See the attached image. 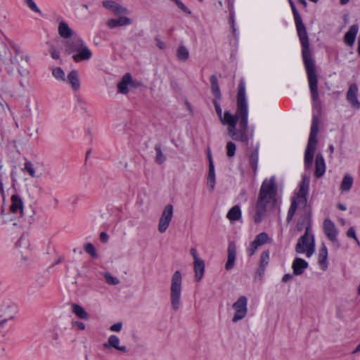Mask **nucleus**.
Instances as JSON below:
<instances>
[{
    "label": "nucleus",
    "mask_w": 360,
    "mask_h": 360,
    "mask_svg": "<svg viewBox=\"0 0 360 360\" xmlns=\"http://www.w3.org/2000/svg\"><path fill=\"white\" fill-rule=\"evenodd\" d=\"M236 105V115L226 114L225 122L228 125V134L236 141L248 142V138L246 131L248 110L245 97V87L243 81L239 83Z\"/></svg>",
    "instance_id": "nucleus-1"
},
{
    "label": "nucleus",
    "mask_w": 360,
    "mask_h": 360,
    "mask_svg": "<svg viewBox=\"0 0 360 360\" xmlns=\"http://www.w3.org/2000/svg\"><path fill=\"white\" fill-rule=\"evenodd\" d=\"M288 1L292 8V11L293 13L297 34L299 36L302 46V53L306 71L307 73L309 89L313 99L317 100L319 98L318 77L315 70L314 63L311 56L309 51V41L307 36V30L305 25L302 22L301 16L299 14L292 0Z\"/></svg>",
    "instance_id": "nucleus-2"
},
{
    "label": "nucleus",
    "mask_w": 360,
    "mask_h": 360,
    "mask_svg": "<svg viewBox=\"0 0 360 360\" xmlns=\"http://www.w3.org/2000/svg\"><path fill=\"white\" fill-rule=\"evenodd\" d=\"M308 190L309 181L304 178L298 192L292 198L291 205L288 212L286 219L288 223H290L295 213L298 212L300 218L295 226V230L298 232L305 229V233H310L311 227V209L307 204Z\"/></svg>",
    "instance_id": "nucleus-3"
},
{
    "label": "nucleus",
    "mask_w": 360,
    "mask_h": 360,
    "mask_svg": "<svg viewBox=\"0 0 360 360\" xmlns=\"http://www.w3.org/2000/svg\"><path fill=\"white\" fill-rule=\"evenodd\" d=\"M278 202L277 185L275 176L264 179L259 191V196L255 204V223L261 222L266 216L268 208L274 207Z\"/></svg>",
    "instance_id": "nucleus-4"
},
{
    "label": "nucleus",
    "mask_w": 360,
    "mask_h": 360,
    "mask_svg": "<svg viewBox=\"0 0 360 360\" xmlns=\"http://www.w3.org/2000/svg\"><path fill=\"white\" fill-rule=\"evenodd\" d=\"M65 51L68 53H74L72 58L76 63L82 60H88L92 56L91 50L86 46L84 41L75 36L72 39L65 41Z\"/></svg>",
    "instance_id": "nucleus-5"
},
{
    "label": "nucleus",
    "mask_w": 360,
    "mask_h": 360,
    "mask_svg": "<svg viewBox=\"0 0 360 360\" xmlns=\"http://www.w3.org/2000/svg\"><path fill=\"white\" fill-rule=\"evenodd\" d=\"M319 131L318 121L316 117L313 118L311 132L307 143V148L304 153V166L307 169L311 167L314 153L316 148L317 139L316 136Z\"/></svg>",
    "instance_id": "nucleus-6"
},
{
    "label": "nucleus",
    "mask_w": 360,
    "mask_h": 360,
    "mask_svg": "<svg viewBox=\"0 0 360 360\" xmlns=\"http://www.w3.org/2000/svg\"><path fill=\"white\" fill-rule=\"evenodd\" d=\"M181 290L182 275L179 271H176L172 276L170 286L171 306L174 311L180 307Z\"/></svg>",
    "instance_id": "nucleus-7"
},
{
    "label": "nucleus",
    "mask_w": 360,
    "mask_h": 360,
    "mask_svg": "<svg viewBox=\"0 0 360 360\" xmlns=\"http://www.w3.org/2000/svg\"><path fill=\"white\" fill-rule=\"evenodd\" d=\"M295 251L299 254L305 253L307 257H310L315 252V240L312 233H304L297 240L295 245Z\"/></svg>",
    "instance_id": "nucleus-8"
},
{
    "label": "nucleus",
    "mask_w": 360,
    "mask_h": 360,
    "mask_svg": "<svg viewBox=\"0 0 360 360\" xmlns=\"http://www.w3.org/2000/svg\"><path fill=\"white\" fill-rule=\"evenodd\" d=\"M174 214V207L172 204H167L165 206L158 224V231L160 233H164L168 229Z\"/></svg>",
    "instance_id": "nucleus-9"
},
{
    "label": "nucleus",
    "mask_w": 360,
    "mask_h": 360,
    "mask_svg": "<svg viewBox=\"0 0 360 360\" xmlns=\"http://www.w3.org/2000/svg\"><path fill=\"white\" fill-rule=\"evenodd\" d=\"M234 314L232 319L236 323L245 317L248 313V299L245 296H240L232 305Z\"/></svg>",
    "instance_id": "nucleus-10"
},
{
    "label": "nucleus",
    "mask_w": 360,
    "mask_h": 360,
    "mask_svg": "<svg viewBox=\"0 0 360 360\" xmlns=\"http://www.w3.org/2000/svg\"><path fill=\"white\" fill-rule=\"evenodd\" d=\"M190 253L193 259V269L195 271V279L197 282L201 281L204 276L205 273V262L200 257L197 249L195 248H191L190 249Z\"/></svg>",
    "instance_id": "nucleus-11"
},
{
    "label": "nucleus",
    "mask_w": 360,
    "mask_h": 360,
    "mask_svg": "<svg viewBox=\"0 0 360 360\" xmlns=\"http://www.w3.org/2000/svg\"><path fill=\"white\" fill-rule=\"evenodd\" d=\"M30 61V57L16 51L15 56L11 58V63L17 66L18 72L22 75H28V70L25 68Z\"/></svg>",
    "instance_id": "nucleus-12"
},
{
    "label": "nucleus",
    "mask_w": 360,
    "mask_h": 360,
    "mask_svg": "<svg viewBox=\"0 0 360 360\" xmlns=\"http://www.w3.org/2000/svg\"><path fill=\"white\" fill-rule=\"evenodd\" d=\"M103 6L111 11L115 15H122L129 13V10L121 4L116 3L114 1H104Z\"/></svg>",
    "instance_id": "nucleus-13"
},
{
    "label": "nucleus",
    "mask_w": 360,
    "mask_h": 360,
    "mask_svg": "<svg viewBox=\"0 0 360 360\" xmlns=\"http://www.w3.org/2000/svg\"><path fill=\"white\" fill-rule=\"evenodd\" d=\"M105 349L114 348L121 352L125 353L127 351V348L125 345H120V338L115 335H110L107 342L103 345Z\"/></svg>",
    "instance_id": "nucleus-14"
},
{
    "label": "nucleus",
    "mask_w": 360,
    "mask_h": 360,
    "mask_svg": "<svg viewBox=\"0 0 360 360\" xmlns=\"http://www.w3.org/2000/svg\"><path fill=\"white\" fill-rule=\"evenodd\" d=\"M323 231L327 238L332 242H335L338 231L334 223L330 219H325L323 221Z\"/></svg>",
    "instance_id": "nucleus-15"
},
{
    "label": "nucleus",
    "mask_w": 360,
    "mask_h": 360,
    "mask_svg": "<svg viewBox=\"0 0 360 360\" xmlns=\"http://www.w3.org/2000/svg\"><path fill=\"white\" fill-rule=\"evenodd\" d=\"M133 84L132 77L131 74L126 73L122 77L120 82L117 83V89L120 94H127L129 93V86H131Z\"/></svg>",
    "instance_id": "nucleus-16"
},
{
    "label": "nucleus",
    "mask_w": 360,
    "mask_h": 360,
    "mask_svg": "<svg viewBox=\"0 0 360 360\" xmlns=\"http://www.w3.org/2000/svg\"><path fill=\"white\" fill-rule=\"evenodd\" d=\"M236 257V245L233 243H231L228 247V255H227V261L225 264V269L226 270H231L233 268L235 260Z\"/></svg>",
    "instance_id": "nucleus-17"
},
{
    "label": "nucleus",
    "mask_w": 360,
    "mask_h": 360,
    "mask_svg": "<svg viewBox=\"0 0 360 360\" xmlns=\"http://www.w3.org/2000/svg\"><path fill=\"white\" fill-rule=\"evenodd\" d=\"M132 23L130 18L126 16H121L117 19L112 18L107 21L106 25L110 29L115 28L117 27L129 25Z\"/></svg>",
    "instance_id": "nucleus-18"
},
{
    "label": "nucleus",
    "mask_w": 360,
    "mask_h": 360,
    "mask_svg": "<svg viewBox=\"0 0 360 360\" xmlns=\"http://www.w3.org/2000/svg\"><path fill=\"white\" fill-rule=\"evenodd\" d=\"M308 267V263L304 259L297 257L292 262V268L295 275H301Z\"/></svg>",
    "instance_id": "nucleus-19"
},
{
    "label": "nucleus",
    "mask_w": 360,
    "mask_h": 360,
    "mask_svg": "<svg viewBox=\"0 0 360 360\" xmlns=\"http://www.w3.org/2000/svg\"><path fill=\"white\" fill-rule=\"evenodd\" d=\"M315 176L317 178L321 177L326 171V164L324 159L321 153H318L315 159Z\"/></svg>",
    "instance_id": "nucleus-20"
},
{
    "label": "nucleus",
    "mask_w": 360,
    "mask_h": 360,
    "mask_svg": "<svg viewBox=\"0 0 360 360\" xmlns=\"http://www.w3.org/2000/svg\"><path fill=\"white\" fill-rule=\"evenodd\" d=\"M358 89L356 84H352L347 94V98L349 103L356 108H360V103L359 102L356 95Z\"/></svg>",
    "instance_id": "nucleus-21"
},
{
    "label": "nucleus",
    "mask_w": 360,
    "mask_h": 360,
    "mask_svg": "<svg viewBox=\"0 0 360 360\" xmlns=\"http://www.w3.org/2000/svg\"><path fill=\"white\" fill-rule=\"evenodd\" d=\"M358 30L359 27L357 25H353L349 27L344 37V41L347 45L351 46L354 44Z\"/></svg>",
    "instance_id": "nucleus-22"
},
{
    "label": "nucleus",
    "mask_w": 360,
    "mask_h": 360,
    "mask_svg": "<svg viewBox=\"0 0 360 360\" xmlns=\"http://www.w3.org/2000/svg\"><path fill=\"white\" fill-rule=\"evenodd\" d=\"M58 34L64 39H68L74 36L73 30L69 27L68 23L65 21H61L58 25Z\"/></svg>",
    "instance_id": "nucleus-23"
},
{
    "label": "nucleus",
    "mask_w": 360,
    "mask_h": 360,
    "mask_svg": "<svg viewBox=\"0 0 360 360\" xmlns=\"http://www.w3.org/2000/svg\"><path fill=\"white\" fill-rule=\"evenodd\" d=\"M10 210L13 213L19 212L20 216L22 215L23 203L22 199L18 195H12Z\"/></svg>",
    "instance_id": "nucleus-24"
},
{
    "label": "nucleus",
    "mask_w": 360,
    "mask_h": 360,
    "mask_svg": "<svg viewBox=\"0 0 360 360\" xmlns=\"http://www.w3.org/2000/svg\"><path fill=\"white\" fill-rule=\"evenodd\" d=\"M328 250L324 244H322L319 252L318 262L322 270L326 271L328 269Z\"/></svg>",
    "instance_id": "nucleus-25"
},
{
    "label": "nucleus",
    "mask_w": 360,
    "mask_h": 360,
    "mask_svg": "<svg viewBox=\"0 0 360 360\" xmlns=\"http://www.w3.org/2000/svg\"><path fill=\"white\" fill-rule=\"evenodd\" d=\"M72 312L79 318L83 320H88L89 314L86 310L80 305L73 303L72 304Z\"/></svg>",
    "instance_id": "nucleus-26"
},
{
    "label": "nucleus",
    "mask_w": 360,
    "mask_h": 360,
    "mask_svg": "<svg viewBox=\"0 0 360 360\" xmlns=\"http://www.w3.org/2000/svg\"><path fill=\"white\" fill-rule=\"evenodd\" d=\"M210 83H211V91L214 97L217 99H221V94L220 91V88L218 84V80L217 76L213 75L210 77Z\"/></svg>",
    "instance_id": "nucleus-27"
},
{
    "label": "nucleus",
    "mask_w": 360,
    "mask_h": 360,
    "mask_svg": "<svg viewBox=\"0 0 360 360\" xmlns=\"http://www.w3.org/2000/svg\"><path fill=\"white\" fill-rule=\"evenodd\" d=\"M68 79L72 87L75 90H78L80 87V82L78 78V74L76 70H72L68 76Z\"/></svg>",
    "instance_id": "nucleus-28"
},
{
    "label": "nucleus",
    "mask_w": 360,
    "mask_h": 360,
    "mask_svg": "<svg viewBox=\"0 0 360 360\" xmlns=\"http://www.w3.org/2000/svg\"><path fill=\"white\" fill-rule=\"evenodd\" d=\"M227 218L230 221L239 220L241 218V211L238 205L233 206L228 212Z\"/></svg>",
    "instance_id": "nucleus-29"
},
{
    "label": "nucleus",
    "mask_w": 360,
    "mask_h": 360,
    "mask_svg": "<svg viewBox=\"0 0 360 360\" xmlns=\"http://www.w3.org/2000/svg\"><path fill=\"white\" fill-rule=\"evenodd\" d=\"M353 184V179L352 177L349 175L346 174L343 177V179L342 181L341 185H340V189L342 191H349L351 188Z\"/></svg>",
    "instance_id": "nucleus-30"
},
{
    "label": "nucleus",
    "mask_w": 360,
    "mask_h": 360,
    "mask_svg": "<svg viewBox=\"0 0 360 360\" xmlns=\"http://www.w3.org/2000/svg\"><path fill=\"white\" fill-rule=\"evenodd\" d=\"M176 57L181 61H186L189 57V52L184 46H179L176 50Z\"/></svg>",
    "instance_id": "nucleus-31"
},
{
    "label": "nucleus",
    "mask_w": 360,
    "mask_h": 360,
    "mask_svg": "<svg viewBox=\"0 0 360 360\" xmlns=\"http://www.w3.org/2000/svg\"><path fill=\"white\" fill-rule=\"evenodd\" d=\"M155 150L156 153L155 155V162L158 165L163 164L166 160V156L164 155L160 145H155Z\"/></svg>",
    "instance_id": "nucleus-32"
},
{
    "label": "nucleus",
    "mask_w": 360,
    "mask_h": 360,
    "mask_svg": "<svg viewBox=\"0 0 360 360\" xmlns=\"http://www.w3.org/2000/svg\"><path fill=\"white\" fill-rule=\"evenodd\" d=\"M214 105L215 107L217 114L219 116L221 122L223 124L226 125V123L225 122L226 114V113L231 114V113L229 111H225L224 113V115H222V110H221L219 104L217 101H214Z\"/></svg>",
    "instance_id": "nucleus-33"
},
{
    "label": "nucleus",
    "mask_w": 360,
    "mask_h": 360,
    "mask_svg": "<svg viewBox=\"0 0 360 360\" xmlns=\"http://www.w3.org/2000/svg\"><path fill=\"white\" fill-rule=\"evenodd\" d=\"M257 162H258V150L255 149L250 154V163L251 167L254 171H256L257 169Z\"/></svg>",
    "instance_id": "nucleus-34"
},
{
    "label": "nucleus",
    "mask_w": 360,
    "mask_h": 360,
    "mask_svg": "<svg viewBox=\"0 0 360 360\" xmlns=\"http://www.w3.org/2000/svg\"><path fill=\"white\" fill-rule=\"evenodd\" d=\"M269 239V236L267 235V233L263 232V233H261L259 234H258L254 241H255V243H257L259 246L264 245V243H266L267 242Z\"/></svg>",
    "instance_id": "nucleus-35"
},
{
    "label": "nucleus",
    "mask_w": 360,
    "mask_h": 360,
    "mask_svg": "<svg viewBox=\"0 0 360 360\" xmlns=\"http://www.w3.org/2000/svg\"><path fill=\"white\" fill-rule=\"evenodd\" d=\"M226 155L229 158H233L235 155L236 146L233 142L229 141L226 143Z\"/></svg>",
    "instance_id": "nucleus-36"
},
{
    "label": "nucleus",
    "mask_w": 360,
    "mask_h": 360,
    "mask_svg": "<svg viewBox=\"0 0 360 360\" xmlns=\"http://www.w3.org/2000/svg\"><path fill=\"white\" fill-rule=\"evenodd\" d=\"M84 250L93 258H96L98 256L95 247L91 243H88L84 245Z\"/></svg>",
    "instance_id": "nucleus-37"
},
{
    "label": "nucleus",
    "mask_w": 360,
    "mask_h": 360,
    "mask_svg": "<svg viewBox=\"0 0 360 360\" xmlns=\"http://www.w3.org/2000/svg\"><path fill=\"white\" fill-rule=\"evenodd\" d=\"M22 170L27 172L29 173L30 176L32 178L36 176L35 169L33 167L32 164L29 161H27L25 162L24 167H23Z\"/></svg>",
    "instance_id": "nucleus-38"
},
{
    "label": "nucleus",
    "mask_w": 360,
    "mask_h": 360,
    "mask_svg": "<svg viewBox=\"0 0 360 360\" xmlns=\"http://www.w3.org/2000/svg\"><path fill=\"white\" fill-rule=\"evenodd\" d=\"M269 260V252L268 251L263 252L260 258V267L263 269L266 266Z\"/></svg>",
    "instance_id": "nucleus-39"
},
{
    "label": "nucleus",
    "mask_w": 360,
    "mask_h": 360,
    "mask_svg": "<svg viewBox=\"0 0 360 360\" xmlns=\"http://www.w3.org/2000/svg\"><path fill=\"white\" fill-rule=\"evenodd\" d=\"M52 74L58 79H65V72L60 68H56L53 69Z\"/></svg>",
    "instance_id": "nucleus-40"
},
{
    "label": "nucleus",
    "mask_w": 360,
    "mask_h": 360,
    "mask_svg": "<svg viewBox=\"0 0 360 360\" xmlns=\"http://www.w3.org/2000/svg\"><path fill=\"white\" fill-rule=\"evenodd\" d=\"M105 278L106 282L110 285H117L120 283L119 279L116 277L112 276L110 274H105Z\"/></svg>",
    "instance_id": "nucleus-41"
},
{
    "label": "nucleus",
    "mask_w": 360,
    "mask_h": 360,
    "mask_svg": "<svg viewBox=\"0 0 360 360\" xmlns=\"http://www.w3.org/2000/svg\"><path fill=\"white\" fill-rule=\"evenodd\" d=\"M9 52L7 46L0 40V58H4Z\"/></svg>",
    "instance_id": "nucleus-42"
},
{
    "label": "nucleus",
    "mask_w": 360,
    "mask_h": 360,
    "mask_svg": "<svg viewBox=\"0 0 360 360\" xmlns=\"http://www.w3.org/2000/svg\"><path fill=\"white\" fill-rule=\"evenodd\" d=\"M27 5L29 6V8L32 10L33 11L36 13H40V10L38 8L37 6L34 3L33 0H25Z\"/></svg>",
    "instance_id": "nucleus-43"
},
{
    "label": "nucleus",
    "mask_w": 360,
    "mask_h": 360,
    "mask_svg": "<svg viewBox=\"0 0 360 360\" xmlns=\"http://www.w3.org/2000/svg\"><path fill=\"white\" fill-rule=\"evenodd\" d=\"M175 3V4L183 11L191 14V11L180 1V0H172Z\"/></svg>",
    "instance_id": "nucleus-44"
},
{
    "label": "nucleus",
    "mask_w": 360,
    "mask_h": 360,
    "mask_svg": "<svg viewBox=\"0 0 360 360\" xmlns=\"http://www.w3.org/2000/svg\"><path fill=\"white\" fill-rule=\"evenodd\" d=\"M347 237H349V238H354V239L356 241V243H358V245H359V244H360V243H359V240H358V238H357V237H356V232H355V230H354V228H352H352H349V229H348V231H347Z\"/></svg>",
    "instance_id": "nucleus-45"
},
{
    "label": "nucleus",
    "mask_w": 360,
    "mask_h": 360,
    "mask_svg": "<svg viewBox=\"0 0 360 360\" xmlns=\"http://www.w3.org/2000/svg\"><path fill=\"white\" fill-rule=\"evenodd\" d=\"M207 178L215 179L214 167L212 159H210V161L209 174H208Z\"/></svg>",
    "instance_id": "nucleus-46"
},
{
    "label": "nucleus",
    "mask_w": 360,
    "mask_h": 360,
    "mask_svg": "<svg viewBox=\"0 0 360 360\" xmlns=\"http://www.w3.org/2000/svg\"><path fill=\"white\" fill-rule=\"evenodd\" d=\"M259 245L257 244V243H255V241H252L250 245V248H248V253H249V255L250 256H252L253 255L257 248L259 247Z\"/></svg>",
    "instance_id": "nucleus-47"
},
{
    "label": "nucleus",
    "mask_w": 360,
    "mask_h": 360,
    "mask_svg": "<svg viewBox=\"0 0 360 360\" xmlns=\"http://www.w3.org/2000/svg\"><path fill=\"white\" fill-rule=\"evenodd\" d=\"M122 328V323L121 322L116 323L110 327V330L114 332H120Z\"/></svg>",
    "instance_id": "nucleus-48"
},
{
    "label": "nucleus",
    "mask_w": 360,
    "mask_h": 360,
    "mask_svg": "<svg viewBox=\"0 0 360 360\" xmlns=\"http://www.w3.org/2000/svg\"><path fill=\"white\" fill-rule=\"evenodd\" d=\"M72 326L78 330H84L85 329V324L81 321H75L72 323Z\"/></svg>",
    "instance_id": "nucleus-49"
},
{
    "label": "nucleus",
    "mask_w": 360,
    "mask_h": 360,
    "mask_svg": "<svg viewBox=\"0 0 360 360\" xmlns=\"http://www.w3.org/2000/svg\"><path fill=\"white\" fill-rule=\"evenodd\" d=\"M207 186L210 188V191H212L214 188L215 179L207 178Z\"/></svg>",
    "instance_id": "nucleus-50"
},
{
    "label": "nucleus",
    "mask_w": 360,
    "mask_h": 360,
    "mask_svg": "<svg viewBox=\"0 0 360 360\" xmlns=\"http://www.w3.org/2000/svg\"><path fill=\"white\" fill-rule=\"evenodd\" d=\"M51 54L54 59H58L60 57L59 51L54 47H51Z\"/></svg>",
    "instance_id": "nucleus-51"
},
{
    "label": "nucleus",
    "mask_w": 360,
    "mask_h": 360,
    "mask_svg": "<svg viewBox=\"0 0 360 360\" xmlns=\"http://www.w3.org/2000/svg\"><path fill=\"white\" fill-rule=\"evenodd\" d=\"M99 238L101 242L106 243L108 241L109 237L105 232H101L99 235Z\"/></svg>",
    "instance_id": "nucleus-52"
},
{
    "label": "nucleus",
    "mask_w": 360,
    "mask_h": 360,
    "mask_svg": "<svg viewBox=\"0 0 360 360\" xmlns=\"http://www.w3.org/2000/svg\"><path fill=\"white\" fill-rule=\"evenodd\" d=\"M155 41H156V46L159 49H164L165 48V44L162 40H160V39L156 38L155 39Z\"/></svg>",
    "instance_id": "nucleus-53"
},
{
    "label": "nucleus",
    "mask_w": 360,
    "mask_h": 360,
    "mask_svg": "<svg viewBox=\"0 0 360 360\" xmlns=\"http://www.w3.org/2000/svg\"><path fill=\"white\" fill-rule=\"evenodd\" d=\"M292 278V276L290 274H285L284 275V276L282 278V281L283 282H287L289 280H290Z\"/></svg>",
    "instance_id": "nucleus-54"
},
{
    "label": "nucleus",
    "mask_w": 360,
    "mask_h": 360,
    "mask_svg": "<svg viewBox=\"0 0 360 360\" xmlns=\"http://www.w3.org/2000/svg\"><path fill=\"white\" fill-rule=\"evenodd\" d=\"M360 352V343L356 346L355 349L353 351V354L357 353Z\"/></svg>",
    "instance_id": "nucleus-55"
},
{
    "label": "nucleus",
    "mask_w": 360,
    "mask_h": 360,
    "mask_svg": "<svg viewBox=\"0 0 360 360\" xmlns=\"http://www.w3.org/2000/svg\"><path fill=\"white\" fill-rule=\"evenodd\" d=\"M338 207L340 210H346V207L345 205H342V204H338Z\"/></svg>",
    "instance_id": "nucleus-56"
},
{
    "label": "nucleus",
    "mask_w": 360,
    "mask_h": 360,
    "mask_svg": "<svg viewBox=\"0 0 360 360\" xmlns=\"http://www.w3.org/2000/svg\"><path fill=\"white\" fill-rule=\"evenodd\" d=\"M349 0H340V3L341 5H345L347 4Z\"/></svg>",
    "instance_id": "nucleus-57"
},
{
    "label": "nucleus",
    "mask_w": 360,
    "mask_h": 360,
    "mask_svg": "<svg viewBox=\"0 0 360 360\" xmlns=\"http://www.w3.org/2000/svg\"><path fill=\"white\" fill-rule=\"evenodd\" d=\"M300 4H302L304 6H307L306 0H298Z\"/></svg>",
    "instance_id": "nucleus-58"
},
{
    "label": "nucleus",
    "mask_w": 360,
    "mask_h": 360,
    "mask_svg": "<svg viewBox=\"0 0 360 360\" xmlns=\"http://www.w3.org/2000/svg\"><path fill=\"white\" fill-rule=\"evenodd\" d=\"M6 322V319L2 320V321L0 322V328H1V327H3V326H4V325H5Z\"/></svg>",
    "instance_id": "nucleus-59"
},
{
    "label": "nucleus",
    "mask_w": 360,
    "mask_h": 360,
    "mask_svg": "<svg viewBox=\"0 0 360 360\" xmlns=\"http://www.w3.org/2000/svg\"><path fill=\"white\" fill-rule=\"evenodd\" d=\"M358 53L360 55V37L358 39Z\"/></svg>",
    "instance_id": "nucleus-60"
},
{
    "label": "nucleus",
    "mask_w": 360,
    "mask_h": 360,
    "mask_svg": "<svg viewBox=\"0 0 360 360\" xmlns=\"http://www.w3.org/2000/svg\"><path fill=\"white\" fill-rule=\"evenodd\" d=\"M357 292H358V295H360V284L359 285V286L357 288Z\"/></svg>",
    "instance_id": "nucleus-61"
},
{
    "label": "nucleus",
    "mask_w": 360,
    "mask_h": 360,
    "mask_svg": "<svg viewBox=\"0 0 360 360\" xmlns=\"http://www.w3.org/2000/svg\"><path fill=\"white\" fill-rule=\"evenodd\" d=\"M333 150H334L333 146H330V152H331V153H333Z\"/></svg>",
    "instance_id": "nucleus-62"
},
{
    "label": "nucleus",
    "mask_w": 360,
    "mask_h": 360,
    "mask_svg": "<svg viewBox=\"0 0 360 360\" xmlns=\"http://www.w3.org/2000/svg\"><path fill=\"white\" fill-rule=\"evenodd\" d=\"M58 338V334H57V333H56V334L54 335V339H55V340H57Z\"/></svg>",
    "instance_id": "nucleus-63"
},
{
    "label": "nucleus",
    "mask_w": 360,
    "mask_h": 360,
    "mask_svg": "<svg viewBox=\"0 0 360 360\" xmlns=\"http://www.w3.org/2000/svg\"><path fill=\"white\" fill-rule=\"evenodd\" d=\"M208 158H209V162L210 161V159H212V157H211V155H210V153H208Z\"/></svg>",
    "instance_id": "nucleus-64"
}]
</instances>
